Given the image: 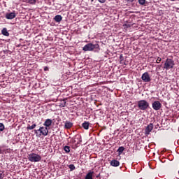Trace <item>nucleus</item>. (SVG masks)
<instances>
[{"instance_id": "4", "label": "nucleus", "mask_w": 179, "mask_h": 179, "mask_svg": "<svg viewBox=\"0 0 179 179\" xmlns=\"http://www.w3.org/2000/svg\"><path fill=\"white\" fill-rule=\"evenodd\" d=\"M41 134L42 135H48V128L47 127H41L38 130H35V134Z\"/></svg>"}, {"instance_id": "13", "label": "nucleus", "mask_w": 179, "mask_h": 179, "mask_svg": "<svg viewBox=\"0 0 179 179\" xmlns=\"http://www.w3.org/2000/svg\"><path fill=\"white\" fill-rule=\"evenodd\" d=\"M90 125V123H89V122H86V121L82 124V127H83V128H84V129H89Z\"/></svg>"}, {"instance_id": "24", "label": "nucleus", "mask_w": 179, "mask_h": 179, "mask_svg": "<svg viewBox=\"0 0 179 179\" xmlns=\"http://www.w3.org/2000/svg\"><path fill=\"white\" fill-rule=\"evenodd\" d=\"M3 177H5V174H3V171H0V179H3Z\"/></svg>"}, {"instance_id": "22", "label": "nucleus", "mask_w": 179, "mask_h": 179, "mask_svg": "<svg viewBox=\"0 0 179 179\" xmlns=\"http://www.w3.org/2000/svg\"><path fill=\"white\" fill-rule=\"evenodd\" d=\"M69 169H70V171H73V170H75V169H76V168L75 167V165H73V164H70V165L69 166Z\"/></svg>"}, {"instance_id": "1", "label": "nucleus", "mask_w": 179, "mask_h": 179, "mask_svg": "<svg viewBox=\"0 0 179 179\" xmlns=\"http://www.w3.org/2000/svg\"><path fill=\"white\" fill-rule=\"evenodd\" d=\"M174 65H176V63L173 59L167 58L164 64V69H166V71L173 69V68H174Z\"/></svg>"}, {"instance_id": "21", "label": "nucleus", "mask_w": 179, "mask_h": 179, "mask_svg": "<svg viewBox=\"0 0 179 179\" xmlns=\"http://www.w3.org/2000/svg\"><path fill=\"white\" fill-rule=\"evenodd\" d=\"M27 1L28 2V3H30L31 5H36V0H27Z\"/></svg>"}, {"instance_id": "12", "label": "nucleus", "mask_w": 179, "mask_h": 179, "mask_svg": "<svg viewBox=\"0 0 179 179\" xmlns=\"http://www.w3.org/2000/svg\"><path fill=\"white\" fill-rule=\"evenodd\" d=\"M73 125V124L69 121H66L65 124H64V128H66V129H69V128H72V126Z\"/></svg>"}, {"instance_id": "19", "label": "nucleus", "mask_w": 179, "mask_h": 179, "mask_svg": "<svg viewBox=\"0 0 179 179\" xmlns=\"http://www.w3.org/2000/svg\"><path fill=\"white\" fill-rule=\"evenodd\" d=\"M64 150L66 152V153H69L71 152V148L68 145H66L64 148Z\"/></svg>"}, {"instance_id": "11", "label": "nucleus", "mask_w": 179, "mask_h": 179, "mask_svg": "<svg viewBox=\"0 0 179 179\" xmlns=\"http://www.w3.org/2000/svg\"><path fill=\"white\" fill-rule=\"evenodd\" d=\"M110 166H113V167H118V166H120V162L117 159H113L110 161Z\"/></svg>"}, {"instance_id": "10", "label": "nucleus", "mask_w": 179, "mask_h": 179, "mask_svg": "<svg viewBox=\"0 0 179 179\" xmlns=\"http://www.w3.org/2000/svg\"><path fill=\"white\" fill-rule=\"evenodd\" d=\"M52 124V120L51 119H46L43 124L44 127H46L47 128H48V127H51Z\"/></svg>"}, {"instance_id": "39", "label": "nucleus", "mask_w": 179, "mask_h": 179, "mask_svg": "<svg viewBox=\"0 0 179 179\" xmlns=\"http://www.w3.org/2000/svg\"><path fill=\"white\" fill-rule=\"evenodd\" d=\"M99 177V176H96V178H98Z\"/></svg>"}, {"instance_id": "26", "label": "nucleus", "mask_w": 179, "mask_h": 179, "mask_svg": "<svg viewBox=\"0 0 179 179\" xmlns=\"http://www.w3.org/2000/svg\"><path fill=\"white\" fill-rule=\"evenodd\" d=\"M120 64H122V61H124V56L122 55H120Z\"/></svg>"}, {"instance_id": "16", "label": "nucleus", "mask_w": 179, "mask_h": 179, "mask_svg": "<svg viewBox=\"0 0 179 179\" xmlns=\"http://www.w3.org/2000/svg\"><path fill=\"white\" fill-rule=\"evenodd\" d=\"M83 51H90V43H88L87 45H85L83 48Z\"/></svg>"}, {"instance_id": "38", "label": "nucleus", "mask_w": 179, "mask_h": 179, "mask_svg": "<svg viewBox=\"0 0 179 179\" xmlns=\"http://www.w3.org/2000/svg\"><path fill=\"white\" fill-rule=\"evenodd\" d=\"M176 9H177L178 10H179V8H176Z\"/></svg>"}, {"instance_id": "8", "label": "nucleus", "mask_w": 179, "mask_h": 179, "mask_svg": "<svg viewBox=\"0 0 179 179\" xmlns=\"http://www.w3.org/2000/svg\"><path fill=\"white\" fill-rule=\"evenodd\" d=\"M153 127H154L153 123H150L145 129V135H149V134L152 132L153 129Z\"/></svg>"}, {"instance_id": "37", "label": "nucleus", "mask_w": 179, "mask_h": 179, "mask_svg": "<svg viewBox=\"0 0 179 179\" xmlns=\"http://www.w3.org/2000/svg\"><path fill=\"white\" fill-rule=\"evenodd\" d=\"M133 139H136V137H134Z\"/></svg>"}, {"instance_id": "28", "label": "nucleus", "mask_w": 179, "mask_h": 179, "mask_svg": "<svg viewBox=\"0 0 179 179\" xmlns=\"http://www.w3.org/2000/svg\"><path fill=\"white\" fill-rule=\"evenodd\" d=\"M160 62H162V58L158 57L157 59V61H156V63H157V64H160Z\"/></svg>"}, {"instance_id": "9", "label": "nucleus", "mask_w": 179, "mask_h": 179, "mask_svg": "<svg viewBox=\"0 0 179 179\" xmlns=\"http://www.w3.org/2000/svg\"><path fill=\"white\" fill-rule=\"evenodd\" d=\"M15 17H16V13H15V11L11 13H8L6 14V19L12 20V19H15Z\"/></svg>"}, {"instance_id": "15", "label": "nucleus", "mask_w": 179, "mask_h": 179, "mask_svg": "<svg viewBox=\"0 0 179 179\" xmlns=\"http://www.w3.org/2000/svg\"><path fill=\"white\" fill-rule=\"evenodd\" d=\"M1 34H3V36H6V37H8L9 32H8V29L6 28H3L1 31Z\"/></svg>"}, {"instance_id": "29", "label": "nucleus", "mask_w": 179, "mask_h": 179, "mask_svg": "<svg viewBox=\"0 0 179 179\" xmlns=\"http://www.w3.org/2000/svg\"><path fill=\"white\" fill-rule=\"evenodd\" d=\"M85 179H90V172H88V173L87 174Z\"/></svg>"}, {"instance_id": "30", "label": "nucleus", "mask_w": 179, "mask_h": 179, "mask_svg": "<svg viewBox=\"0 0 179 179\" xmlns=\"http://www.w3.org/2000/svg\"><path fill=\"white\" fill-rule=\"evenodd\" d=\"M100 3H104L106 2V0H98Z\"/></svg>"}, {"instance_id": "3", "label": "nucleus", "mask_w": 179, "mask_h": 179, "mask_svg": "<svg viewBox=\"0 0 179 179\" xmlns=\"http://www.w3.org/2000/svg\"><path fill=\"white\" fill-rule=\"evenodd\" d=\"M138 107L142 111H146L149 108V102L146 100H140L138 101Z\"/></svg>"}, {"instance_id": "14", "label": "nucleus", "mask_w": 179, "mask_h": 179, "mask_svg": "<svg viewBox=\"0 0 179 179\" xmlns=\"http://www.w3.org/2000/svg\"><path fill=\"white\" fill-rule=\"evenodd\" d=\"M54 19L57 22V23H59V22L62 20V16L57 15L55 16Z\"/></svg>"}, {"instance_id": "2", "label": "nucleus", "mask_w": 179, "mask_h": 179, "mask_svg": "<svg viewBox=\"0 0 179 179\" xmlns=\"http://www.w3.org/2000/svg\"><path fill=\"white\" fill-rule=\"evenodd\" d=\"M28 160L32 163H37L41 161V156L38 154L31 153L28 155Z\"/></svg>"}, {"instance_id": "31", "label": "nucleus", "mask_w": 179, "mask_h": 179, "mask_svg": "<svg viewBox=\"0 0 179 179\" xmlns=\"http://www.w3.org/2000/svg\"><path fill=\"white\" fill-rule=\"evenodd\" d=\"M93 172H90V179H93Z\"/></svg>"}, {"instance_id": "40", "label": "nucleus", "mask_w": 179, "mask_h": 179, "mask_svg": "<svg viewBox=\"0 0 179 179\" xmlns=\"http://www.w3.org/2000/svg\"><path fill=\"white\" fill-rule=\"evenodd\" d=\"M0 153H1V150H0Z\"/></svg>"}, {"instance_id": "23", "label": "nucleus", "mask_w": 179, "mask_h": 179, "mask_svg": "<svg viewBox=\"0 0 179 179\" xmlns=\"http://www.w3.org/2000/svg\"><path fill=\"white\" fill-rule=\"evenodd\" d=\"M138 3H140V5H145L146 3V0H138Z\"/></svg>"}, {"instance_id": "18", "label": "nucleus", "mask_w": 179, "mask_h": 179, "mask_svg": "<svg viewBox=\"0 0 179 179\" xmlns=\"http://www.w3.org/2000/svg\"><path fill=\"white\" fill-rule=\"evenodd\" d=\"M124 150H125V148H124L123 146L120 147V148L117 149V152H118L119 156H120V155H122V152H124Z\"/></svg>"}, {"instance_id": "35", "label": "nucleus", "mask_w": 179, "mask_h": 179, "mask_svg": "<svg viewBox=\"0 0 179 179\" xmlns=\"http://www.w3.org/2000/svg\"><path fill=\"white\" fill-rule=\"evenodd\" d=\"M138 139H140L139 136L137 137V141H138Z\"/></svg>"}, {"instance_id": "6", "label": "nucleus", "mask_w": 179, "mask_h": 179, "mask_svg": "<svg viewBox=\"0 0 179 179\" xmlns=\"http://www.w3.org/2000/svg\"><path fill=\"white\" fill-rule=\"evenodd\" d=\"M141 79L143 81H144L145 83H149V82H150V80H152V79L150 78V76L149 75V73H148V72H145L144 73H143V75L141 76Z\"/></svg>"}, {"instance_id": "32", "label": "nucleus", "mask_w": 179, "mask_h": 179, "mask_svg": "<svg viewBox=\"0 0 179 179\" xmlns=\"http://www.w3.org/2000/svg\"><path fill=\"white\" fill-rule=\"evenodd\" d=\"M44 71H49L48 66H45L44 67Z\"/></svg>"}, {"instance_id": "33", "label": "nucleus", "mask_w": 179, "mask_h": 179, "mask_svg": "<svg viewBox=\"0 0 179 179\" xmlns=\"http://www.w3.org/2000/svg\"><path fill=\"white\" fill-rule=\"evenodd\" d=\"M127 2H134V0H126Z\"/></svg>"}, {"instance_id": "34", "label": "nucleus", "mask_w": 179, "mask_h": 179, "mask_svg": "<svg viewBox=\"0 0 179 179\" xmlns=\"http://www.w3.org/2000/svg\"><path fill=\"white\" fill-rule=\"evenodd\" d=\"M172 2H174L176 0H171Z\"/></svg>"}, {"instance_id": "25", "label": "nucleus", "mask_w": 179, "mask_h": 179, "mask_svg": "<svg viewBox=\"0 0 179 179\" xmlns=\"http://www.w3.org/2000/svg\"><path fill=\"white\" fill-rule=\"evenodd\" d=\"M5 129V126L3 123H0V131H3Z\"/></svg>"}, {"instance_id": "5", "label": "nucleus", "mask_w": 179, "mask_h": 179, "mask_svg": "<svg viewBox=\"0 0 179 179\" xmlns=\"http://www.w3.org/2000/svg\"><path fill=\"white\" fill-rule=\"evenodd\" d=\"M152 106L153 110H155V111H159V110L162 108V103H160L159 101H155Z\"/></svg>"}, {"instance_id": "36", "label": "nucleus", "mask_w": 179, "mask_h": 179, "mask_svg": "<svg viewBox=\"0 0 179 179\" xmlns=\"http://www.w3.org/2000/svg\"><path fill=\"white\" fill-rule=\"evenodd\" d=\"M94 0H91V2H94Z\"/></svg>"}, {"instance_id": "17", "label": "nucleus", "mask_w": 179, "mask_h": 179, "mask_svg": "<svg viewBox=\"0 0 179 179\" xmlns=\"http://www.w3.org/2000/svg\"><path fill=\"white\" fill-rule=\"evenodd\" d=\"M36 127V123H34L32 125H30V124H27V129H34Z\"/></svg>"}, {"instance_id": "7", "label": "nucleus", "mask_w": 179, "mask_h": 179, "mask_svg": "<svg viewBox=\"0 0 179 179\" xmlns=\"http://www.w3.org/2000/svg\"><path fill=\"white\" fill-rule=\"evenodd\" d=\"M90 51H94V52H99L100 51V45L99 44H90Z\"/></svg>"}, {"instance_id": "20", "label": "nucleus", "mask_w": 179, "mask_h": 179, "mask_svg": "<svg viewBox=\"0 0 179 179\" xmlns=\"http://www.w3.org/2000/svg\"><path fill=\"white\" fill-rule=\"evenodd\" d=\"M65 106H66V101H65V99H63L62 101V103H60L59 106L60 107H65Z\"/></svg>"}, {"instance_id": "27", "label": "nucleus", "mask_w": 179, "mask_h": 179, "mask_svg": "<svg viewBox=\"0 0 179 179\" xmlns=\"http://www.w3.org/2000/svg\"><path fill=\"white\" fill-rule=\"evenodd\" d=\"M123 26L124 29H129V27H131V25L129 24H125Z\"/></svg>"}]
</instances>
